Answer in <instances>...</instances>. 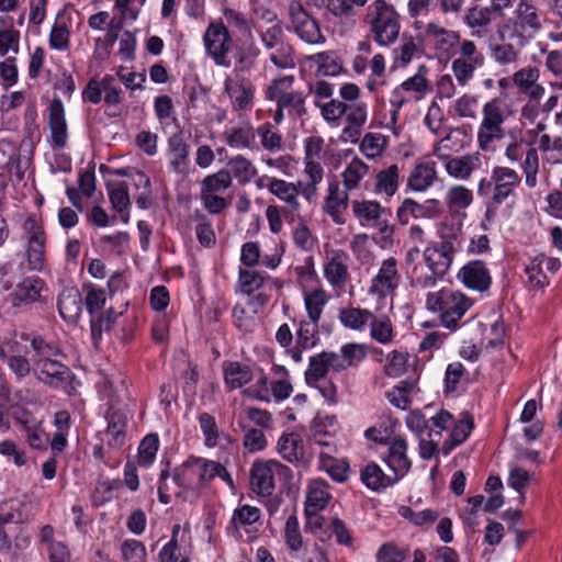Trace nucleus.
<instances>
[{"mask_svg":"<svg viewBox=\"0 0 562 562\" xmlns=\"http://www.w3.org/2000/svg\"><path fill=\"white\" fill-rule=\"evenodd\" d=\"M521 182L519 173L509 167L496 166L491 176L482 178L477 183L476 193L480 198L490 200L486 203L482 226L487 229V223H492L502 205L515 192Z\"/></svg>","mask_w":562,"mask_h":562,"instance_id":"obj_1","label":"nucleus"},{"mask_svg":"<svg viewBox=\"0 0 562 562\" xmlns=\"http://www.w3.org/2000/svg\"><path fill=\"white\" fill-rule=\"evenodd\" d=\"M473 304L474 300L461 290L448 286L429 291L425 297L426 310L436 314L441 326L450 331H457L465 324L462 318Z\"/></svg>","mask_w":562,"mask_h":562,"instance_id":"obj_2","label":"nucleus"},{"mask_svg":"<svg viewBox=\"0 0 562 562\" xmlns=\"http://www.w3.org/2000/svg\"><path fill=\"white\" fill-rule=\"evenodd\" d=\"M99 398L105 401L106 409V443L120 449L125 445L127 413L135 406V400L128 394V389H99Z\"/></svg>","mask_w":562,"mask_h":562,"instance_id":"obj_3","label":"nucleus"},{"mask_svg":"<svg viewBox=\"0 0 562 562\" xmlns=\"http://www.w3.org/2000/svg\"><path fill=\"white\" fill-rule=\"evenodd\" d=\"M364 21L370 26L374 42L380 46L394 44L401 32L400 14L385 0H374L368 8Z\"/></svg>","mask_w":562,"mask_h":562,"instance_id":"obj_4","label":"nucleus"},{"mask_svg":"<svg viewBox=\"0 0 562 562\" xmlns=\"http://www.w3.org/2000/svg\"><path fill=\"white\" fill-rule=\"evenodd\" d=\"M481 114L476 132L477 147L483 151H492L495 143L506 135L504 124L507 119V106L503 100L494 98L483 104Z\"/></svg>","mask_w":562,"mask_h":562,"instance_id":"obj_5","label":"nucleus"},{"mask_svg":"<svg viewBox=\"0 0 562 562\" xmlns=\"http://www.w3.org/2000/svg\"><path fill=\"white\" fill-rule=\"evenodd\" d=\"M295 81V76L282 75L273 78L265 89L266 100L285 109L286 114L294 120L307 113L306 94L293 88Z\"/></svg>","mask_w":562,"mask_h":562,"instance_id":"obj_6","label":"nucleus"},{"mask_svg":"<svg viewBox=\"0 0 562 562\" xmlns=\"http://www.w3.org/2000/svg\"><path fill=\"white\" fill-rule=\"evenodd\" d=\"M506 26L512 30L510 38L522 47L541 31L542 21L536 5L527 0H520Z\"/></svg>","mask_w":562,"mask_h":562,"instance_id":"obj_7","label":"nucleus"},{"mask_svg":"<svg viewBox=\"0 0 562 562\" xmlns=\"http://www.w3.org/2000/svg\"><path fill=\"white\" fill-rule=\"evenodd\" d=\"M427 66L420 65L414 76L405 79L401 85L392 90L390 104L393 109V119H395L398 111L405 104L420 101L431 92L432 88L427 79Z\"/></svg>","mask_w":562,"mask_h":562,"instance_id":"obj_8","label":"nucleus"},{"mask_svg":"<svg viewBox=\"0 0 562 562\" xmlns=\"http://www.w3.org/2000/svg\"><path fill=\"white\" fill-rule=\"evenodd\" d=\"M276 475L291 477L292 471L278 460L255 461L249 472L251 491L259 497H270L276 490Z\"/></svg>","mask_w":562,"mask_h":562,"instance_id":"obj_9","label":"nucleus"},{"mask_svg":"<svg viewBox=\"0 0 562 562\" xmlns=\"http://www.w3.org/2000/svg\"><path fill=\"white\" fill-rule=\"evenodd\" d=\"M485 64L484 54L470 40H463L459 44L458 56L451 63V70L462 88L467 87L474 78L477 69Z\"/></svg>","mask_w":562,"mask_h":562,"instance_id":"obj_10","label":"nucleus"},{"mask_svg":"<svg viewBox=\"0 0 562 562\" xmlns=\"http://www.w3.org/2000/svg\"><path fill=\"white\" fill-rule=\"evenodd\" d=\"M232 36L223 21H211L203 34V44L209 57L215 65L228 68L231 59Z\"/></svg>","mask_w":562,"mask_h":562,"instance_id":"obj_11","label":"nucleus"},{"mask_svg":"<svg viewBox=\"0 0 562 562\" xmlns=\"http://www.w3.org/2000/svg\"><path fill=\"white\" fill-rule=\"evenodd\" d=\"M288 13L291 29L300 40L311 45L325 43L326 38L321 31L318 22L311 16L301 1L292 0L288 7Z\"/></svg>","mask_w":562,"mask_h":562,"instance_id":"obj_12","label":"nucleus"},{"mask_svg":"<svg viewBox=\"0 0 562 562\" xmlns=\"http://www.w3.org/2000/svg\"><path fill=\"white\" fill-rule=\"evenodd\" d=\"M400 283L398 261L394 257H389L380 263L378 272L370 280L368 293L382 302L393 297Z\"/></svg>","mask_w":562,"mask_h":562,"instance_id":"obj_13","label":"nucleus"},{"mask_svg":"<svg viewBox=\"0 0 562 562\" xmlns=\"http://www.w3.org/2000/svg\"><path fill=\"white\" fill-rule=\"evenodd\" d=\"M26 240L25 258L31 271H41L45 266V233L38 221L29 216L23 223Z\"/></svg>","mask_w":562,"mask_h":562,"instance_id":"obj_14","label":"nucleus"},{"mask_svg":"<svg viewBox=\"0 0 562 562\" xmlns=\"http://www.w3.org/2000/svg\"><path fill=\"white\" fill-rule=\"evenodd\" d=\"M407 441L402 437H394L382 450L379 451L380 459L389 470L400 480H403L412 468V461L407 456Z\"/></svg>","mask_w":562,"mask_h":562,"instance_id":"obj_15","label":"nucleus"},{"mask_svg":"<svg viewBox=\"0 0 562 562\" xmlns=\"http://www.w3.org/2000/svg\"><path fill=\"white\" fill-rule=\"evenodd\" d=\"M255 91V86L245 78L235 76L225 79L224 92L228 95L232 110L235 112L252 110Z\"/></svg>","mask_w":562,"mask_h":562,"instance_id":"obj_16","label":"nucleus"},{"mask_svg":"<svg viewBox=\"0 0 562 562\" xmlns=\"http://www.w3.org/2000/svg\"><path fill=\"white\" fill-rule=\"evenodd\" d=\"M423 40L439 56H449L451 50L460 44L459 32L448 30L436 22L426 24L423 32Z\"/></svg>","mask_w":562,"mask_h":562,"instance_id":"obj_17","label":"nucleus"},{"mask_svg":"<svg viewBox=\"0 0 562 562\" xmlns=\"http://www.w3.org/2000/svg\"><path fill=\"white\" fill-rule=\"evenodd\" d=\"M345 113V126L339 136L340 142L356 144L359 142L363 126L368 120V105L366 102L347 104Z\"/></svg>","mask_w":562,"mask_h":562,"instance_id":"obj_18","label":"nucleus"},{"mask_svg":"<svg viewBox=\"0 0 562 562\" xmlns=\"http://www.w3.org/2000/svg\"><path fill=\"white\" fill-rule=\"evenodd\" d=\"M371 171V166L360 157L353 156L340 173L341 186L350 192L364 191L368 189Z\"/></svg>","mask_w":562,"mask_h":562,"instance_id":"obj_19","label":"nucleus"},{"mask_svg":"<svg viewBox=\"0 0 562 562\" xmlns=\"http://www.w3.org/2000/svg\"><path fill=\"white\" fill-rule=\"evenodd\" d=\"M349 260L348 252L342 249H335L327 254L324 263V277L333 288L341 289L348 281Z\"/></svg>","mask_w":562,"mask_h":562,"instance_id":"obj_20","label":"nucleus"},{"mask_svg":"<svg viewBox=\"0 0 562 562\" xmlns=\"http://www.w3.org/2000/svg\"><path fill=\"white\" fill-rule=\"evenodd\" d=\"M351 209L353 216L362 227H376L382 233L387 231L386 221L382 220L385 209L378 201L353 200Z\"/></svg>","mask_w":562,"mask_h":562,"instance_id":"obj_21","label":"nucleus"},{"mask_svg":"<svg viewBox=\"0 0 562 562\" xmlns=\"http://www.w3.org/2000/svg\"><path fill=\"white\" fill-rule=\"evenodd\" d=\"M457 280L467 289L484 292L490 289L492 283L491 273L481 260H472L465 263L457 273Z\"/></svg>","mask_w":562,"mask_h":562,"instance_id":"obj_22","label":"nucleus"},{"mask_svg":"<svg viewBox=\"0 0 562 562\" xmlns=\"http://www.w3.org/2000/svg\"><path fill=\"white\" fill-rule=\"evenodd\" d=\"M268 191L286 204L284 217L286 221H294L299 215L301 203L299 201V189L292 183L283 179L271 178L267 184Z\"/></svg>","mask_w":562,"mask_h":562,"instance_id":"obj_23","label":"nucleus"},{"mask_svg":"<svg viewBox=\"0 0 562 562\" xmlns=\"http://www.w3.org/2000/svg\"><path fill=\"white\" fill-rule=\"evenodd\" d=\"M437 236L439 240L435 241L436 244L457 255L464 243L462 221L453 216L445 218L437 226Z\"/></svg>","mask_w":562,"mask_h":562,"instance_id":"obj_24","label":"nucleus"},{"mask_svg":"<svg viewBox=\"0 0 562 562\" xmlns=\"http://www.w3.org/2000/svg\"><path fill=\"white\" fill-rule=\"evenodd\" d=\"M345 187L340 188L337 180L328 182L327 194L324 200V211L336 224H344V212L348 209L349 194Z\"/></svg>","mask_w":562,"mask_h":562,"instance_id":"obj_25","label":"nucleus"},{"mask_svg":"<svg viewBox=\"0 0 562 562\" xmlns=\"http://www.w3.org/2000/svg\"><path fill=\"white\" fill-rule=\"evenodd\" d=\"M475 428L474 418L471 414L464 412L458 419H453L450 426V432L443 440L440 451L442 456H449L457 447L464 443Z\"/></svg>","mask_w":562,"mask_h":562,"instance_id":"obj_26","label":"nucleus"},{"mask_svg":"<svg viewBox=\"0 0 562 562\" xmlns=\"http://www.w3.org/2000/svg\"><path fill=\"white\" fill-rule=\"evenodd\" d=\"M337 429V418L335 415L317 414L310 426L308 441L311 445L326 447L333 450L334 437Z\"/></svg>","mask_w":562,"mask_h":562,"instance_id":"obj_27","label":"nucleus"},{"mask_svg":"<svg viewBox=\"0 0 562 562\" xmlns=\"http://www.w3.org/2000/svg\"><path fill=\"white\" fill-rule=\"evenodd\" d=\"M330 371L341 372L338 364V353L334 351L316 353L310 358L308 367L305 371V380L307 384L317 383Z\"/></svg>","mask_w":562,"mask_h":562,"instance_id":"obj_28","label":"nucleus"},{"mask_svg":"<svg viewBox=\"0 0 562 562\" xmlns=\"http://www.w3.org/2000/svg\"><path fill=\"white\" fill-rule=\"evenodd\" d=\"M277 449L283 460L297 468H306L310 463L305 458L303 439L296 432L283 434L278 440Z\"/></svg>","mask_w":562,"mask_h":562,"instance_id":"obj_29","label":"nucleus"},{"mask_svg":"<svg viewBox=\"0 0 562 562\" xmlns=\"http://www.w3.org/2000/svg\"><path fill=\"white\" fill-rule=\"evenodd\" d=\"M48 126L55 148L63 149L67 145L68 133L65 108L60 99L54 98L48 109Z\"/></svg>","mask_w":562,"mask_h":562,"instance_id":"obj_30","label":"nucleus"},{"mask_svg":"<svg viewBox=\"0 0 562 562\" xmlns=\"http://www.w3.org/2000/svg\"><path fill=\"white\" fill-rule=\"evenodd\" d=\"M540 70L537 67L528 66L513 74L512 80L521 94L531 100L539 101L544 95V87L538 83Z\"/></svg>","mask_w":562,"mask_h":562,"instance_id":"obj_31","label":"nucleus"},{"mask_svg":"<svg viewBox=\"0 0 562 562\" xmlns=\"http://www.w3.org/2000/svg\"><path fill=\"white\" fill-rule=\"evenodd\" d=\"M331 495L328 492V484L322 479H315L310 481L306 488V496L304 502V513L307 517L317 516L323 512Z\"/></svg>","mask_w":562,"mask_h":562,"instance_id":"obj_32","label":"nucleus"},{"mask_svg":"<svg viewBox=\"0 0 562 562\" xmlns=\"http://www.w3.org/2000/svg\"><path fill=\"white\" fill-rule=\"evenodd\" d=\"M360 479L368 490L375 493H381L401 481L393 473L391 475L385 474L375 462H369L361 469Z\"/></svg>","mask_w":562,"mask_h":562,"instance_id":"obj_33","label":"nucleus"},{"mask_svg":"<svg viewBox=\"0 0 562 562\" xmlns=\"http://www.w3.org/2000/svg\"><path fill=\"white\" fill-rule=\"evenodd\" d=\"M482 166L479 153L468 154L458 157L448 158L445 168L447 173L458 180H468L472 173Z\"/></svg>","mask_w":562,"mask_h":562,"instance_id":"obj_34","label":"nucleus"},{"mask_svg":"<svg viewBox=\"0 0 562 562\" xmlns=\"http://www.w3.org/2000/svg\"><path fill=\"white\" fill-rule=\"evenodd\" d=\"M454 256L449 250L441 248L435 241L430 243L429 246L423 251V260L429 271H434L436 274H446L450 269Z\"/></svg>","mask_w":562,"mask_h":562,"instance_id":"obj_35","label":"nucleus"},{"mask_svg":"<svg viewBox=\"0 0 562 562\" xmlns=\"http://www.w3.org/2000/svg\"><path fill=\"white\" fill-rule=\"evenodd\" d=\"M226 145L233 149H254L256 147V130L250 122L240 126H231L223 132Z\"/></svg>","mask_w":562,"mask_h":562,"instance_id":"obj_36","label":"nucleus"},{"mask_svg":"<svg viewBox=\"0 0 562 562\" xmlns=\"http://www.w3.org/2000/svg\"><path fill=\"white\" fill-rule=\"evenodd\" d=\"M437 180V165L435 161H420L414 166L407 187L415 192H424Z\"/></svg>","mask_w":562,"mask_h":562,"instance_id":"obj_37","label":"nucleus"},{"mask_svg":"<svg viewBox=\"0 0 562 562\" xmlns=\"http://www.w3.org/2000/svg\"><path fill=\"white\" fill-rule=\"evenodd\" d=\"M172 483L187 491L201 488L194 456L189 457L184 462L172 470Z\"/></svg>","mask_w":562,"mask_h":562,"instance_id":"obj_38","label":"nucleus"},{"mask_svg":"<svg viewBox=\"0 0 562 562\" xmlns=\"http://www.w3.org/2000/svg\"><path fill=\"white\" fill-rule=\"evenodd\" d=\"M473 192L462 184L449 187L443 195V205L447 207L450 216L456 217L461 211H464L473 203Z\"/></svg>","mask_w":562,"mask_h":562,"instance_id":"obj_39","label":"nucleus"},{"mask_svg":"<svg viewBox=\"0 0 562 562\" xmlns=\"http://www.w3.org/2000/svg\"><path fill=\"white\" fill-rule=\"evenodd\" d=\"M261 50L256 44L252 34H249L236 48L235 70L241 72L250 71L257 66Z\"/></svg>","mask_w":562,"mask_h":562,"instance_id":"obj_40","label":"nucleus"},{"mask_svg":"<svg viewBox=\"0 0 562 562\" xmlns=\"http://www.w3.org/2000/svg\"><path fill=\"white\" fill-rule=\"evenodd\" d=\"M167 153L171 169L181 172L188 164L190 153V146L181 133L172 134L168 138Z\"/></svg>","mask_w":562,"mask_h":562,"instance_id":"obj_41","label":"nucleus"},{"mask_svg":"<svg viewBox=\"0 0 562 562\" xmlns=\"http://www.w3.org/2000/svg\"><path fill=\"white\" fill-rule=\"evenodd\" d=\"M223 374L228 386H244L252 381L256 370L247 363L239 361H225Z\"/></svg>","mask_w":562,"mask_h":562,"instance_id":"obj_42","label":"nucleus"},{"mask_svg":"<svg viewBox=\"0 0 562 562\" xmlns=\"http://www.w3.org/2000/svg\"><path fill=\"white\" fill-rule=\"evenodd\" d=\"M233 184L232 175L226 169L206 176L200 184V193L222 195Z\"/></svg>","mask_w":562,"mask_h":562,"instance_id":"obj_43","label":"nucleus"},{"mask_svg":"<svg viewBox=\"0 0 562 562\" xmlns=\"http://www.w3.org/2000/svg\"><path fill=\"white\" fill-rule=\"evenodd\" d=\"M160 441L157 434L146 435L137 447V465L143 469H149L157 457Z\"/></svg>","mask_w":562,"mask_h":562,"instance_id":"obj_44","label":"nucleus"},{"mask_svg":"<svg viewBox=\"0 0 562 562\" xmlns=\"http://www.w3.org/2000/svg\"><path fill=\"white\" fill-rule=\"evenodd\" d=\"M329 296L322 288H316L304 293V306L311 322L318 323Z\"/></svg>","mask_w":562,"mask_h":562,"instance_id":"obj_45","label":"nucleus"},{"mask_svg":"<svg viewBox=\"0 0 562 562\" xmlns=\"http://www.w3.org/2000/svg\"><path fill=\"white\" fill-rule=\"evenodd\" d=\"M25 427L29 445L34 449H46L49 442L48 434L41 424L33 423L29 417V412L23 411L22 416L16 417Z\"/></svg>","mask_w":562,"mask_h":562,"instance_id":"obj_46","label":"nucleus"},{"mask_svg":"<svg viewBox=\"0 0 562 562\" xmlns=\"http://www.w3.org/2000/svg\"><path fill=\"white\" fill-rule=\"evenodd\" d=\"M400 169L393 164L387 168L379 171L375 176L374 190L376 193H384L392 196L398 189Z\"/></svg>","mask_w":562,"mask_h":562,"instance_id":"obj_47","label":"nucleus"},{"mask_svg":"<svg viewBox=\"0 0 562 562\" xmlns=\"http://www.w3.org/2000/svg\"><path fill=\"white\" fill-rule=\"evenodd\" d=\"M520 46L516 47L510 43H497L491 46V57L499 66L514 68L520 57Z\"/></svg>","mask_w":562,"mask_h":562,"instance_id":"obj_48","label":"nucleus"},{"mask_svg":"<svg viewBox=\"0 0 562 562\" xmlns=\"http://www.w3.org/2000/svg\"><path fill=\"white\" fill-rule=\"evenodd\" d=\"M239 184H247L257 176V168L254 162L243 155H236L227 164Z\"/></svg>","mask_w":562,"mask_h":562,"instance_id":"obj_49","label":"nucleus"},{"mask_svg":"<svg viewBox=\"0 0 562 562\" xmlns=\"http://www.w3.org/2000/svg\"><path fill=\"white\" fill-rule=\"evenodd\" d=\"M284 543L291 557L296 558L303 548L300 522L295 514L290 515L284 525Z\"/></svg>","mask_w":562,"mask_h":562,"instance_id":"obj_50","label":"nucleus"},{"mask_svg":"<svg viewBox=\"0 0 562 562\" xmlns=\"http://www.w3.org/2000/svg\"><path fill=\"white\" fill-rule=\"evenodd\" d=\"M367 357V346L363 344H345L338 353L340 371L349 367H357Z\"/></svg>","mask_w":562,"mask_h":562,"instance_id":"obj_51","label":"nucleus"},{"mask_svg":"<svg viewBox=\"0 0 562 562\" xmlns=\"http://www.w3.org/2000/svg\"><path fill=\"white\" fill-rule=\"evenodd\" d=\"M266 281V274L250 269H239L238 272V289L241 294L252 295L255 292L259 291Z\"/></svg>","mask_w":562,"mask_h":562,"instance_id":"obj_52","label":"nucleus"},{"mask_svg":"<svg viewBox=\"0 0 562 562\" xmlns=\"http://www.w3.org/2000/svg\"><path fill=\"white\" fill-rule=\"evenodd\" d=\"M308 60L317 65V72L322 76H337L341 72L342 66L333 52H321L308 57Z\"/></svg>","mask_w":562,"mask_h":562,"instance_id":"obj_53","label":"nucleus"},{"mask_svg":"<svg viewBox=\"0 0 562 562\" xmlns=\"http://www.w3.org/2000/svg\"><path fill=\"white\" fill-rule=\"evenodd\" d=\"M418 48L412 36L403 37L398 46L392 50L394 69L406 67L417 54Z\"/></svg>","mask_w":562,"mask_h":562,"instance_id":"obj_54","label":"nucleus"},{"mask_svg":"<svg viewBox=\"0 0 562 562\" xmlns=\"http://www.w3.org/2000/svg\"><path fill=\"white\" fill-rule=\"evenodd\" d=\"M339 319L345 327L358 330L373 319V313L366 308L350 307L340 311Z\"/></svg>","mask_w":562,"mask_h":562,"instance_id":"obj_55","label":"nucleus"},{"mask_svg":"<svg viewBox=\"0 0 562 562\" xmlns=\"http://www.w3.org/2000/svg\"><path fill=\"white\" fill-rule=\"evenodd\" d=\"M121 487L122 481L119 479L99 481L92 493L93 505L99 507L111 502Z\"/></svg>","mask_w":562,"mask_h":562,"instance_id":"obj_56","label":"nucleus"},{"mask_svg":"<svg viewBox=\"0 0 562 562\" xmlns=\"http://www.w3.org/2000/svg\"><path fill=\"white\" fill-rule=\"evenodd\" d=\"M261 516L258 507L248 504L234 509L229 524L237 530L256 524Z\"/></svg>","mask_w":562,"mask_h":562,"instance_id":"obj_57","label":"nucleus"},{"mask_svg":"<svg viewBox=\"0 0 562 562\" xmlns=\"http://www.w3.org/2000/svg\"><path fill=\"white\" fill-rule=\"evenodd\" d=\"M387 139L381 133H367L361 139L359 149L368 159H375L382 155Z\"/></svg>","mask_w":562,"mask_h":562,"instance_id":"obj_58","label":"nucleus"},{"mask_svg":"<svg viewBox=\"0 0 562 562\" xmlns=\"http://www.w3.org/2000/svg\"><path fill=\"white\" fill-rule=\"evenodd\" d=\"M318 340V323L301 321L296 329L295 345L303 349H312Z\"/></svg>","mask_w":562,"mask_h":562,"instance_id":"obj_59","label":"nucleus"},{"mask_svg":"<svg viewBox=\"0 0 562 562\" xmlns=\"http://www.w3.org/2000/svg\"><path fill=\"white\" fill-rule=\"evenodd\" d=\"M324 121L331 127L340 125V121L348 110L347 103L330 99L317 106Z\"/></svg>","mask_w":562,"mask_h":562,"instance_id":"obj_60","label":"nucleus"},{"mask_svg":"<svg viewBox=\"0 0 562 562\" xmlns=\"http://www.w3.org/2000/svg\"><path fill=\"white\" fill-rule=\"evenodd\" d=\"M42 281L37 278H27L18 284L13 295L14 304L34 302L40 297Z\"/></svg>","mask_w":562,"mask_h":562,"instance_id":"obj_61","label":"nucleus"},{"mask_svg":"<svg viewBox=\"0 0 562 562\" xmlns=\"http://www.w3.org/2000/svg\"><path fill=\"white\" fill-rule=\"evenodd\" d=\"M329 530L338 546L345 547L352 551L356 550L352 531L344 520L337 516L333 517L330 519Z\"/></svg>","mask_w":562,"mask_h":562,"instance_id":"obj_62","label":"nucleus"},{"mask_svg":"<svg viewBox=\"0 0 562 562\" xmlns=\"http://www.w3.org/2000/svg\"><path fill=\"white\" fill-rule=\"evenodd\" d=\"M31 347L34 352L32 359L35 367L46 360H49L52 357L58 356L59 353V349L55 344L46 341L41 336H34L31 338Z\"/></svg>","mask_w":562,"mask_h":562,"instance_id":"obj_63","label":"nucleus"},{"mask_svg":"<svg viewBox=\"0 0 562 562\" xmlns=\"http://www.w3.org/2000/svg\"><path fill=\"white\" fill-rule=\"evenodd\" d=\"M409 353L405 350H393L385 359L384 372L392 378L403 375L408 367Z\"/></svg>","mask_w":562,"mask_h":562,"instance_id":"obj_64","label":"nucleus"}]
</instances>
